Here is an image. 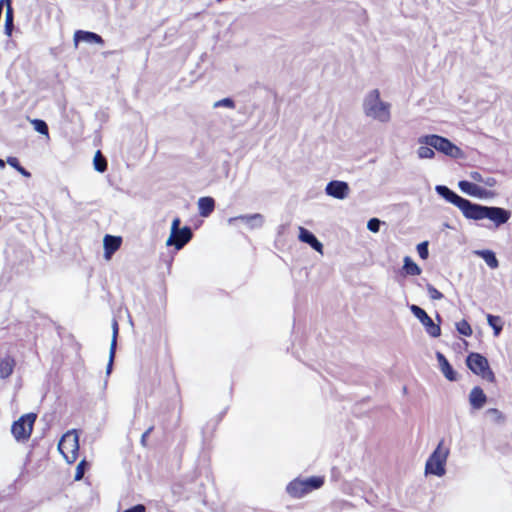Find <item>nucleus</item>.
Masks as SVG:
<instances>
[{
  "instance_id": "f257e3e1",
  "label": "nucleus",
  "mask_w": 512,
  "mask_h": 512,
  "mask_svg": "<svg viewBox=\"0 0 512 512\" xmlns=\"http://www.w3.org/2000/svg\"><path fill=\"white\" fill-rule=\"evenodd\" d=\"M146 390L148 396H157L162 401L180 399V388L171 360L166 365L156 368Z\"/></svg>"
},
{
  "instance_id": "f03ea898",
  "label": "nucleus",
  "mask_w": 512,
  "mask_h": 512,
  "mask_svg": "<svg viewBox=\"0 0 512 512\" xmlns=\"http://www.w3.org/2000/svg\"><path fill=\"white\" fill-rule=\"evenodd\" d=\"M511 216L510 211L500 207H487L478 204H472L470 211L467 215L468 219L482 220L489 219L496 226L506 223Z\"/></svg>"
},
{
  "instance_id": "7ed1b4c3",
  "label": "nucleus",
  "mask_w": 512,
  "mask_h": 512,
  "mask_svg": "<svg viewBox=\"0 0 512 512\" xmlns=\"http://www.w3.org/2000/svg\"><path fill=\"white\" fill-rule=\"evenodd\" d=\"M364 111L367 116L378 119L381 122L390 120V105L380 100L378 89L372 90L364 100Z\"/></svg>"
},
{
  "instance_id": "20e7f679",
  "label": "nucleus",
  "mask_w": 512,
  "mask_h": 512,
  "mask_svg": "<svg viewBox=\"0 0 512 512\" xmlns=\"http://www.w3.org/2000/svg\"><path fill=\"white\" fill-rule=\"evenodd\" d=\"M418 142L420 144L430 145V147L434 148L438 152L443 153L451 158L457 159L463 155L462 150L458 146L452 143L449 139L440 135H425L420 137Z\"/></svg>"
},
{
  "instance_id": "39448f33",
  "label": "nucleus",
  "mask_w": 512,
  "mask_h": 512,
  "mask_svg": "<svg viewBox=\"0 0 512 512\" xmlns=\"http://www.w3.org/2000/svg\"><path fill=\"white\" fill-rule=\"evenodd\" d=\"M324 484L323 476H312L307 479H294L287 485V492L293 498H301Z\"/></svg>"
},
{
  "instance_id": "423d86ee",
  "label": "nucleus",
  "mask_w": 512,
  "mask_h": 512,
  "mask_svg": "<svg viewBox=\"0 0 512 512\" xmlns=\"http://www.w3.org/2000/svg\"><path fill=\"white\" fill-rule=\"evenodd\" d=\"M467 367L477 376H480L483 380L489 383H495L496 377L494 372L489 366V362L486 357L477 352H471L466 358Z\"/></svg>"
},
{
  "instance_id": "0eeeda50",
  "label": "nucleus",
  "mask_w": 512,
  "mask_h": 512,
  "mask_svg": "<svg viewBox=\"0 0 512 512\" xmlns=\"http://www.w3.org/2000/svg\"><path fill=\"white\" fill-rule=\"evenodd\" d=\"M449 455V449L444 447V440H441L428 458L425 465L426 474L443 476L445 474V465Z\"/></svg>"
},
{
  "instance_id": "6e6552de",
  "label": "nucleus",
  "mask_w": 512,
  "mask_h": 512,
  "mask_svg": "<svg viewBox=\"0 0 512 512\" xmlns=\"http://www.w3.org/2000/svg\"><path fill=\"white\" fill-rule=\"evenodd\" d=\"M36 419L37 415L31 412L22 415L18 420L13 422L11 426V433L18 442H25L29 440L32 435Z\"/></svg>"
},
{
  "instance_id": "1a4fd4ad",
  "label": "nucleus",
  "mask_w": 512,
  "mask_h": 512,
  "mask_svg": "<svg viewBox=\"0 0 512 512\" xmlns=\"http://www.w3.org/2000/svg\"><path fill=\"white\" fill-rule=\"evenodd\" d=\"M58 450L68 463H74L79 452L78 434L75 431L65 433L58 443Z\"/></svg>"
},
{
  "instance_id": "9d476101",
  "label": "nucleus",
  "mask_w": 512,
  "mask_h": 512,
  "mask_svg": "<svg viewBox=\"0 0 512 512\" xmlns=\"http://www.w3.org/2000/svg\"><path fill=\"white\" fill-rule=\"evenodd\" d=\"M180 224V218H174L171 225V233L166 242L168 246H174L177 250L182 249L193 237L191 228L188 226L180 228Z\"/></svg>"
},
{
  "instance_id": "9b49d317",
  "label": "nucleus",
  "mask_w": 512,
  "mask_h": 512,
  "mask_svg": "<svg viewBox=\"0 0 512 512\" xmlns=\"http://www.w3.org/2000/svg\"><path fill=\"white\" fill-rule=\"evenodd\" d=\"M436 191L445 200H447L448 202H450V203L454 204L456 207H458L462 211L463 215L467 218V215H468L470 208L473 204L472 202H470L469 200H467L465 198L460 197L459 195H457L455 192H453L446 186L439 185L436 187Z\"/></svg>"
},
{
  "instance_id": "f8f14e48",
  "label": "nucleus",
  "mask_w": 512,
  "mask_h": 512,
  "mask_svg": "<svg viewBox=\"0 0 512 512\" xmlns=\"http://www.w3.org/2000/svg\"><path fill=\"white\" fill-rule=\"evenodd\" d=\"M411 311L416 318L424 325L427 333L432 337H438L441 334V328L435 324L432 318L426 313L424 309L419 306L412 305Z\"/></svg>"
},
{
  "instance_id": "ddd939ff",
  "label": "nucleus",
  "mask_w": 512,
  "mask_h": 512,
  "mask_svg": "<svg viewBox=\"0 0 512 512\" xmlns=\"http://www.w3.org/2000/svg\"><path fill=\"white\" fill-rule=\"evenodd\" d=\"M460 190L470 196L478 198H488L494 196V193L487 191L486 189L471 183L466 180H462L458 183Z\"/></svg>"
},
{
  "instance_id": "4468645a",
  "label": "nucleus",
  "mask_w": 512,
  "mask_h": 512,
  "mask_svg": "<svg viewBox=\"0 0 512 512\" xmlns=\"http://www.w3.org/2000/svg\"><path fill=\"white\" fill-rule=\"evenodd\" d=\"M326 193L337 199H344L348 196L349 186L344 181H331L326 186Z\"/></svg>"
},
{
  "instance_id": "2eb2a0df",
  "label": "nucleus",
  "mask_w": 512,
  "mask_h": 512,
  "mask_svg": "<svg viewBox=\"0 0 512 512\" xmlns=\"http://www.w3.org/2000/svg\"><path fill=\"white\" fill-rule=\"evenodd\" d=\"M122 245V237L121 236H113V235H105L103 239L104 246V258L106 260H110L112 255L120 249Z\"/></svg>"
},
{
  "instance_id": "dca6fc26",
  "label": "nucleus",
  "mask_w": 512,
  "mask_h": 512,
  "mask_svg": "<svg viewBox=\"0 0 512 512\" xmlns=\"http://www.w3.org/2000/svg\"><path fill=\"white\" fill-rule=\"evenodd\" d=\"M73 40H74L75 48L78 47V45L81 41L97 43V44H103V42H104L100 35H98L94 32L83 31V30H77L74 33Z\"/></svg>"
},
{
  "instance_id": "f3484780",
  "label": "nucleus",
  "mask_w": 512,
  "mask_h": 512,
  "mask_svg": "<svg viewBox=\"0 0 512 512\" xmlns=\"http://www.w3.org/2000/svg\"><path fill=\"white\" fill-rule=\"evenodd\" d=\"M15 367L16 360L13 356L6 355L5 357L0 358V378H9L13 374Z\"/></svg>"
},
{
  "instance_id": "a211bd4d",
  "label": "nucleus",
  "mask_w": 512,
  "mask_h": 512,
  "mask_svg": "<svg viewBox=\"0 0 512 512\" xmlns=\"http://www.w3.org/2000/svg\"><path fill=\"white\" fill-rule=\"evenodd\" d=\"M469 402L472 408L481 409L487 402V397L483 389L479 386H475L469 394Z\"/></svg>"
},
{
  "instance_id": "6ab92c4d",
  "label": "nucleus",
  "mask_w": 512,
  "mask_h": 512,
  "mask_svg": "<svg viewBox=\"0 0 512 512\" xmlns=\"http://www.w3.org/2000/svg\"><path fill=\"white\" fill-rule=\"evenodd\" d=\"M299 239L302 242L309 244L316 251L322 252V243L314 236V234L303 227L299 228Z\"/></svg>"
},
{
  "instance_id": "aec40b11",
  "label": "nucleus",
  "mask_w": 512,
  "mask_h": 512,
  "mask_svg": "<svg viewBox=\"0 0 512 512\" xmlns=\"http://www.w3.org/2000/svg\"><path fill=\"white\" fill-rule=\"evenodd\" d=\"M437 360L439 362V365H440V368H441V371L442 373L444 374V376L449 380V381H456L457 380V374L456 372L453 370L452 366L450 365L449 361L446 359V357L440 353V352H437Z\"/></svg>"
},
{
  "instance_id": "412c9836",
  "label": "nucleus",
  "mask_w": 512,
  "mask_h": 512,
  "mask_svg": "<svg viewBox=\"0 0 512 512\" xmlns=\"http://www.w3.org/2000/svg\"><path fill=\"white\" fill-rule=\"evenodd\" d=\"M215 209V200L212 197H201L198 200V211L202 217H208Z\"/></svg>"
},
{
  "instance_id": "4be33fe9",
  "label": "nucleus",
  "mask_w": 512,
  "mask_h": 512,
  "mask_svg": "<svg viewBox=\"0 0 512 512\" xmlns=\"http://www.w3.org/2000/svg\"><path fill=\"white\" fill-rule=\"evenodd\" d=\"M13 8H12V0H6V13H5V33L8 36H11L13 31Z\"/></svg>"
},
{
  "instance_id": "5701e85b",
  "label": "nucleus",
  "mask_w": 512,
  "mask_h": 512,
  "mask_svg": "<svg viewBox=\"0 0 512 512\" xmlns=\"http://www.w3.org/2000/svg\"><path fill=\"white\" fill-rule=\"evenodd\" d=\"M477 255H479L486 264L492 268L496 269L499 266V262L495 256V253L491 250H481L476 252Z\"/></svg>"
},
{
  "instance_id": "b1692460",
  "label": "nucleus",
  "mask_w": 512,
  "mask_h": 512,
  "mask_svg": "<svg viewBox=\"0 0 512 512\" xmlns=\"http://www.w3.org/2000/svg\"><path fill=\"white\" fill-rule=\"evenodd\" d=\"M403 270L406 275L417 276L421 274V268L409 256L404 258Z\"/></svg>"
},
{
  "instance_id": "393cba45",
  "label": "nucleus",
  "mask_w": 512,
  "mask_h": 512,
  "mask_svg": "<svg viewBox=\"0 0 512 512\" xmlns=\"http://www.w3.org/2000/svg\"><path fill=\"white\" fill-rule=\"evenodd\" d=\"M235 219L241 220L242 222L246 224H250L254 226L252 223L255 222L257 226H261L264 222V218L260 213L250 214V215H240L236 217Z\"/></svg>"
},
{
  "instance_id": "a878e982",
  "label": "nucleus",
  "mask_w": 512,
  "mask_h": 512,
  "mask_svg": "<svg viewBox=\"0 0 512 512\" xmlns=\"http://www.w3.org/2000/svg\"><path fill=\"white\" fill-rule=\"evenodd\" d=\"M6 163H8L11 167L16 169L24 177H26V178L31 177V173L28 170H26L23 166H21L17 157H14V156L7 157Z\"/></svg>"
},
{
  "instance_id": "bb28decb",
  "label": "nucleus",
  "mask_w": 512,
  "mask_h": 512,
  "mask_svg": "<svg viewBox=\"0 0 512 512\" xmlns=\"http://www.w3.org/2000/svg\"><path fill=\"white\" fill-rule=\"evenodd\" d=\"M94 168L98 172H105L107 170V160L102 155L101 151H97L93 159Z\"/></svg>"
},
{
  "instance_id": "cd10ccee",
  "label": "nucleus",
  "mask_w": 512,
  "mask_h": 512,
  "mask_svg": "<svg viewBox=\"0 0 512 512\" xmlns=\"http://www.w3.org/2000/svg\"><path fill=\"white\" fill-rule=\"evenodd\" d=\"M117 336H118V324H117L116 321H114V323H113V337H112L111 346H110V360H109V364H108V371H110V368L112 366L113 359H114V356H115V350H116V344H117Z\"/></svg>"
},
{
  "instance_id": "c85d7f7f",
  "label": "nucleus",
  "mask_w": 512,
  "mask_h": 512,
  "mask_svg": "<svg viewBox=\"0 0 512 512\" xmlns=\"http://www.w3.org/2000/svg\"><path fill=\"white\" fill-rule=\"evenodd\" d=\"M488 324L493 328L495 336H498L502 330L501 318L491 314L487 315Z\"/></svg>"
},
{
  "instance_id": "c756f323",
  "label": "nucleus",
  "mask_w": 512,
  "mask_h": 512,
  "mask_svg": "<svg viewBox=\"0 0 512 512\" xmlns=\"http://www.w3.org/2000/svg\"><path fill=\"white\" fill-rule=\"evenodd\" d=\"M434 148L430 147V145L422 144L418 150V157L421 159H432L435 156Z\"/></svg>"
},
{
  "instance_id": "7c9ffc66",
  "label": "nucleus",
  "mask_w": 512,
  "mask_h": 512,
  "mask_svg": "<svg viewBox=\"0 0 512 512\" xmlns=\"http://www.w3.org/2000/svg\"><path fill=\"white\" fill-rule=\"evenodd\" d=\"M31 124L33 125L34 129L38 133H40L42 135H46V136L49 135L48 125L46 124V122L44 120L33 119V120H31Z\"/></svg>"
},
{
  "instance_id": "2f4dec72",
  "label": "nucleus",
  "mask_w": 512,
  "mask_h": 512,
  "mask_svg": "<svg viewBox=\"0 0 512 512\" xmlns=\"http://www.w3.org/2000/svg\"><path fill=\"white\" fill-rule=\"evenodd\" d=\"M457 331L464 336H471L473 333V330L470 326V324L466 320H461L456 324Z\"/></svg>"
},
{
  "instance_id": "473e14b6",
  "label": "nucleus",
  "mask_w": 512,
  "mask_h": 512,
  "mask_svg": "<svg viewBox=\"0 0 512 512\" xmlns=\"http://www.w3.org/2000/svg\"><path fill=\"white\" fill-rule=\"evenodd\" d=\"M417 251L421 259L425 260L429 256L428 242L424 241L417 245Z\"/></svg>"
},
{
  "instance_id": "72a5a7b5",
  "label": "nucleus",
  "mask_w": 512,
  "mask_h": 512,
  "mask_svg": "<svg viewBox=\"0 0 512 512\" xmlns=\"http://www.w3.org/2000/svg\"><path fill=\"white\" fill-rule=\"evenodd\" d=\"M86 461L85 460H82L78 463L77 467H76V472H75V476H74V479L76 481H79L83 478L84 476V473H85V468H86Z\"/></svg>"
},
{
  "instance_id": "f704fd0d",
  "label": "nucleus",
  "mask_w": 512,
  "mask_h": 512,
  "mask_svg": "<svg viewBox=\"0 0 512 512\" xmlns=\"http://www.w3.org/2000/svg\"><path fill=\"white\" fill-rule=\"evenodd\" d=\"M427 291L432 300H440L444 297V295L438 289L430 284L427 285Z\"/></svg>"
},
{
  "instance_id": "c9c22d12",
  "label": "nucleus",
  "mask_w": 512,
  "mask_h": 512,
  "mask_svg": "<svg viewBox=\"0 0 512 512\" xmlns=\"http://www.w3.org/2000/svg\"><path fill=\"white\" fill-rule=\"evenodd\" d=\"M367 228L371 231V232H378L379 231V228H380V221L377 219V218H372L368 221V224H367Z\"/></svg>"
},
{
  "instance_id": "e433bc0d",
  "label": "nucleus",
  "mask_w": 512,
  "mask_h": 512,
  "mask_svg": "<svg viewBox=\"0 0 512 512\" xmlns=\"http://www.w3.org/2000/svg\"><path fill=\"white\" fill-rule=\"evenodd\" d=\"M487 413L492 415L493 418L498 421V422H502L504 420V416L502 414L501 411H499L498 409L496 408H490L487 410Z\"/></svg>"
},
{
  "instance_id": "4c0bfd02",
  "label": "nucleus",
  "mask_w": 512,
  "mask_h": 512,
  "mask_svg": "<svg viewBox=\"0 0 512 512\" xmlns=\"http://www.w3.org/2000/svg\"><path fill=\"white\" fill-rule=\"evenodd\" d=\"M225 106L228 108H234L235 103L231 98H224L215 103V107Z\"/></svg>"
},
{
  "instance_id": "58836bf2",
  "label": "nucleus",
  "mask_w": 512,
  "mask_h": 512,
  "mask_svg": "<svg viewBox=\"0 0 512 512\" xmlns=\"http://www.w3.org/2000/svg\"><path fill=\"white\" fill-rule=\"evenodd\" d=\"M154 427L150 426L141 436V443L143 446H147V439L151 432L153 431Z\"/></svg>"
},
{
  "instance_id": "ea45409f",
  "label": "nucleus",
  "mask_w": 512,
  "mask_h": 512,
  "mask_svg": "<svg viewBox=\"0 0 512 512\" xmlns=\"http://www.w3.org/2000/svg\"><path fill=\"white\" fill-rule=\"evenodd\" d=\"M123 512H146V508L143 504H137L129 509L124 510Z\"/></svg>"
},
{
  "instance_id": "a19ab883",
  "label": "nucleus",
  "mask_w": 512,
  "mask_h": 512,
  "mask_svg": "<svg viewBox=\"0 0 512 512\" xmlns=\"http://www.w3.org/2000/svg\"><path fill=\"white\" fill-rule=\"evenodd\" d=\"M470 177H471L474 181H476V182H483V181H484V179H483L482 175H481L479 172H477V171H473V172H471V173H470Z\"/></svg>"
},
{
  "instance_id": "79ce46f5",
  "label": "nucleus",
  "mask_w": 512,
  "mask_h": 512,
  "mask_svg": "<svg viewBox=\"0 0 512 512\" xmlns=\"http://www.w3.org/2000/svg\"><path fill=\"white\" fill-rule=\"evenodd\" d=\"M483 183L489 187H494L497 183L496 179L493 177H488L483 181Z\"/></svg>"
},
{
  "instance_id": "37998d69",
  "label": "nucleus",
  "mask_w": 512,
  "mask_h": 512,
  "mask_svg": "<svg viewBox=\"0 0 512 512\" xmlns=\"http://www.w3.org/2000/svg\"><path fill=\"white\" fill-rule=\"evenodd\" d=\"M5 161L3 159H0V168H4L5 167Z\"/></svg>"
}]
</instances>
